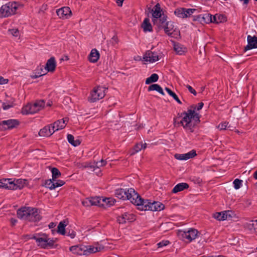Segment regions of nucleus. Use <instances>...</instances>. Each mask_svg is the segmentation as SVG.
Returning a JSON list of instances; mask_svg holds the SVG:
<instances>
[{"label": "nucleus", "instance_id": "864d4df0", "mask_svg": "<svg viewBox=\"0 0 257 257\" xmlns=\"http://www.w3.org/2000/svg\"><path fill=\"white\" fill-rule=\"evenodd\" d=\"M170 243L169 241L168 240H163L160 242H159L157 245L158 246V247H162L165 246H166Z\"/></svg>", "mask_w": 257, "mask_h": 257}, {"label": "nucleus", "instance_id": "6e6552de", "mask_svg": "<svg viewBox=\"0 0 257 257\" xmlns=\"http://www.w3.org/2000/svg\"><path fill=\"white\" fill-rule=\"evenodd\" d=\"M132 203L138 206L141 210H150L151 202L148 200H144L138 194V196L133 199Z\"/></svg>", "mask_w": 257, "mask_h": 257}, {"label": "nucleus", "instance_id": "4c0bfd02", "mask_svg": "<svg viewBox=\"0 0 257 257\" xmlns=\"http://www.w3.org/2000/svg\"><path fill=\"white\" fill-rule=\"evenodd\" d=\"M14 99L11 98L10 100H6L2 104V107L4 110H7L13 106Z\"/></svg>", "mask_w": 257, "mask_h": 257}, {"label": "nucleus", "instance_id": "9b49d317", "mask_svg": "<svg viewBox=\"0 0 257 257\" xmlns=\"http://www.w3.org/2000/svg\"><path fill=\"white\" fill-rule=\"evenodd\" d=\"M57 16L61 19H68L72 16V12L68 7H64L57 10Z\"/></svg>", "mask_w": 257, "mask_h": 257}, {"label": "nucleus", "instance_id": "79ce46f5", "mask_svg": "<svg viewBox=\"0 0 257 257\" xmlns=\"http://www.w3.org/2000/svg\"><path fill=\"white\" fill-rule=\"evenodd\" d=\"M52 179H48L45 181L44 186L50 189V190L55 189L54 182Z\"/></svg>", "mask_w": 257, "mask_h": 257}, {"label": "nucleus", "instance_id": "a211bd4d", "mask_svg": "<svg viewBox=\"0 0 257 257\" xmlns=\"http://www.w3.org/2000/svg\"><path fill=\"white\" fill-rule=\"evenodd\" d=\"M196 155L195 151L192 150L186 154H176L174 156L175 158L179 160H187L188 159L193 158Z\"/></svg>", "mask_w": 257, "mask_h": 257}, {"label": "nucleus", "instance_id": "0eeeda50", "mask_svg": "<svg viewBox=\"0 0 257 257\" xmlns=\"http://www.w3.org/2000/svg\"><path fill=\"white\" fill-rule=\"evenodd\" d=\"M105 88L102 86H97L94 88L88 98L89 101L91 102H94L102 99L105 95Z\"/></svg>", "mask_w": 257, "mask_h": 257}, {"label": "nucleus", "instance_id": "72a5a7b5", "mask_svg": "<svg viewBox=\"0 0 257 257\" xmlns=\"http://www.w3.org/2000/svg\"><path fill=\"white\" fill-rule=\"evenodd\" d=\"M245 226L248 230L256 232L257 229V220L250 221L246 224Z\"/></svg>", "mask_w": 257, "mask_h": 257}, {"label": "nucleus", "instance_id": "6ab92c4d", "mask_svg": "<svg viewBox=\"0 0 257 257\" xmlns=\"http://www.w3.org/2000/svg\"><path fill=\"white\" fill-rule=\"evenodd\" d=\"M13 183V190L21 189H22L27 183L28 180L26 179H15L12 181Z\"/></svg>", "mask_w": 257, "mask_h": 257}, {"label": "nucleus", "instance_id": "aec40b11", "mask_svg": "<svg viewBox=\"0 0 257 257\" xmlns=\"http://www.w3.org/2000/svg\"><path fill=\"white\" fill-rule=\"evenodd\" d=\"M56 67V62L54 57H51L47 61L45 69L48 71L53 72Z\"/></svg>", "mask_w": 257, "mask_h": 257}, {"label": "nucleus", "instance_id": "69168bd1", "mask_svg": "<svg viewBox=\"0 0 257 257\" xmlns=\"http://www.w3.org/2000/svg\"><path fill=\"white\" fill-rule=\"evenodd\" d=\"M45 74L46 73L42 74L41 73H38L37 75H35L32 76V78H38L39 77H40V76H42L45 75Z\"/></svg>", "mask_w": 257, "mask_h": 257}, {"label": "nucleus", "instance_id": "f704fd0d", "mask_svg": "<svg viewBox=\"0 0 257 257\" xmlns=\"http://www.w3.org/2000/svg\"><path fill=\"white\" fill-rule=\"evenodd\" d=\"M153 90H156L163 95L165 94L162 88L158 84H153L149 86V91Z\"/></svg>", "mask_w": 257, "mask_h": 257}, {"label": "nucleus", "instance_id": "bf43d9fd", "mask_svg": "<svg viewBox=\"0 0 257 257\" xmlns=\"http://www.w3.org/2000/svg\"><path fill=\"white\" fill-rule=\"evenodd\" d=\"M66 233L68 236H69L71 238H73L75 237L76 235V233L74 231H72L70 232V231L66 232Z\"/></svg>", "mask_w": 257, "mask_h": 257}, {"label": "nucleus", "instance_id": "f257e3e1", "mask_svg": "<svg viewBox=\"0 0 257 257\" xmlns=\"http://www.w3.org/2000/svg\"><path fill=\"white\" fill-rule=\"evenodd\" d=\"M196 108V105H191L187 111L183 112L184 115L181 120L178 122V124H181L187 132L193 133L196 125L200 121V115L195 112Z\"/></svg>", "mask_w": 257, "mask_h": 257}, {"label": "nucleus", "instance_id": "20e7f679", "mask_svg": "<svg viewBox=\"0 0 257 257\" xmlns=\"http://www.w3.org/2000/svg\"><path fill=\"white\" fill-rule=\"evenodd\" d=\"M45 104V102L44 100H37L33 104H28L23 108L22 113L25 114L36 113L43 108Z\"/></svg>", "mask_w": 257, "mask_h": 257}, {"label": "nucleus", "instance_id": "a878e982", "mask_svg": "<svg viewBox=\"0 0 257 257\" xmlns=\"http://www.w3.org/2000/svg\"><path fill=\"white\" fill-rule=\"evenodd\" d=\"M163 30L165 33L168 36H171L174 32V23L172 21H168Z\"/></svg>", "mask_w": 257, "mask_h": 257}, {"label": "nucleus", "instance_id": "f3484780", "mask_svg": "<svg viewBox=\"0 0 257 257\" xmlns=\"http://www.w3.org/2000/svg\"><path fill=\"white\" fill-rule=\"evenodd\" d=\"M66 118H63L56 121L53 124H51L53 132L64 128L66 125Z\"/></svg>", "mask_w": 257, "mask_h": 257}, {"label": "nucleus", "instance_id": "6e6d98bb", "mask_svg": "<svg viewBox=\"0 0 257 257\" xmlns=\"http://www.w3.org/2000/svg\"><path fill=\"white\" fill-rule=\"evenodd\" d=\"M184 114H183V112H181V113H178V114H177V117L176 118H174V124L176 125L177 124H178V122H177V119L178 118H183V116H184Z\"/></svg>", "mask_w": 257, "mask_h": 257}, {"label": "nucleus", "instance_id": "8fccbe9b", "mask_svg": "<svg viewBox=\"0 0 257 257\" xmlns=\"http://www.w3.org/2000/svg\"><path fill=\"white\" fill-rule=\"evenodd\" d=\"M222 214L223 211L220 212H216L213 214V216L214 218L218 220H222Z\"/></svg>", "mask_w": 257, "mask_h": 257}, {"label": "nucleus", "instance_id": "4d7b16f0", "mask_svg": "<svg viewBox=\"0 0 257 257\" xmlns=\"http://www.w3.org/2000/svg\"><path fill=\"white\" fill-rule=\"evenodd\" d=\"M186 86L190 93H192L194 95H196L197 93L195 90L191 86L189 85H187Z\"/></svg>", "mask_w": 257, "mask_h": 257}, {"label": "nucleus", "instance_id": "680f3d73", "mask_svg": "<svg viewBox=\"0 0 257 257\" xmlns=\"http://www.w3.org/2000/svg\"><path fill=\"white\" fill-rule=\"evenodd\" d=\"M8 82V80L7 79H4L2 77H0V84H6Z\"/></svg>", "mask_w": 257, "mask_h": 257}, {"label": "nucleus", "instance_id": "39448f33", "mask_svg": "<svg viewBox=\"0 0 257 257\" xmlns=\"http://www.w3.org/2000/svg\"><path fill=\"white\" fill-rule=\"evenodd\" d=\"M17 9L16 3H9L3 5L0 8V18L9 17L15 14Z\"/></svg>", "mask_w": 257, "mask_h": 257}, {"label": "nucleus", "instance_id": "ea45409f", "mask_svg": "<svg viewBox=\"0 0 257 257\" xmlns=\"http://www.w3.org/2000/svg\"><path fill=\"white\" fill-rule=\"evenodd\" d=\"M175 15L179 18H185L184 16L185 14V8H179L175 10L174 12Z\"/></svg>", "mask_w": 257, "mask_h": 257}, {"label": "nucleus", "instance_id": "c756f323", "mask_svg": "<svg viewBox=\"0 0 257 257\" xmlns=\"http://www.w3.org/2000/svg\"><path fill=\"white\" fill-rule=\"evenodd\" d=\"M142 27L145 32H152L153 29L149 18H145L142 24Z\"/></svg>", "mask_w": 257, "mask_h": 257}, {"label": "nucleus", "instance_id": "37998d69", "mask_svg": "<svg viewBox=\"0 0 257 257\" xmlns=\"http://www.w3.org/2000/svg\"><path fill=\"white\" fill-rule=\"evenodd\" d=\"M102 203H105L106 205L111 206L114 204L115 200L112 198H102Z\"/></svg>", "mask_w": 257, "mask_h": 257}, {"label": "nucleus", "instance_id": "9d476101", "mask_svg": "<svg viewBox=\"0 0 257 257\" xmlns=\"http://www.w3.org/2000/svg\"><path fill=\"white\" fill-rule=\"evenodd\" d=\"M85 255H88L91 253L100 251L104 248V246L98 242L95 243L92 245H85Z\"/></svg>", "mask_w": 257, "mask_h": 257}, {"label": "nucleus", "instance_id": "a19ab883", "mask_svg": "<svg viewBox=\"0 0 257 257\" xmlns=\"http://www.w3.org/2000/svg\"><path fill=\"white\" fill-rule=\"evenodd\" d=\"M51 172L52 174L53 180H55L56 179L59 178L61 175V172L56 168H52L51 170Z\"/></svg>", "mask_w": 257, "mask_h": 257}, {"label": "nucleus", "instance_id": "412c9836", "mask_svg": "<svg viewBox=\"0 0 257 257\" xmlns=\"http://www.w3.org/2000/svg\"><path fill=\"white\" fill-rule=\"evenodd\" d=\"M197 20L201 23L209 24L213 23V16L210 14L206 13L203 15H200L197 17Z\"/></svg>", "mask_w": 257, "mask_h": 257}, {"label": "nucleus", "instance_id": "7ed1b4c3", "mask_svg": "<svg viewBox=\"0 0 257 257\" xmlns=\"http://www.w3.org/2000/svg\"><path fill=\"white\" fill-rule=\"evenodd\" d=\"M115 196L120 199L128 200L132 203L133 199L138 196V193L133 188L128 189L119 188L115 190Z\"/></svg>", "mask_w": 257, "mask_h": 257}, {"label": "nucleus", "instance_id": "ddd939ff", "mask_svg": "<svg viewBox=\"0 0 257 257\" xmlns=\"http://www.w3.org/2000/svg\"><path fill=\"white\" fill-rule=\"evenodd\" d=\"M247 45L244 47V51L256 48L257 46V37L255 36H251L248 35L247 37Z\"/></svg>", "mask_w": 257, "mask_h": 257}, {"label": "nucleus", "instance_id": "c9c22d12", "mask_svg": "<svg viewBox=\"0 0 257 257\" xmlns=\"http://www.w3.org/2000/svg\"><path fill=\"white\" fill-rule=\"evenodd\" d=\"M67 140L68 142L74 147L79 146L81 143L79 140H74V136L71 134H68L67 135Z\"/></svg>", "mask_w": 257, "mask_h": 257}, {"label": "nucleus", "instance_id": "e433bc0d", "mask_svg": "<svg viewBox=\"0 0 257 257\" xmlns=\"http://www.w3.org/2000/svg\"><path fill=\"white\" fill-rule=\"evenodd\" d=\"M102 198H100L99 197H91L90 200L92 205L96 206H103L104 204L102 202Z\"/></svg>", "mask_w": 257, "mask_h": 257}, {"label": "nucleus", "instance_id": "338daca9", "mask_svg": "<svg viewBox=\"0 0 257 257\" xmlns=\"http://www.w3.org/2000/svg\"><path fill=\"white\" fill-rule=\"evenodd\" d=\"M124 0H116V3L118 6H121Z\"/></svg>", "mask_w": 257, "mask_h": 257}, {"label": "nucleus", "instance_id": "c85d7f7f", "mask_svg": "<svg viewBox=\"0 0 257 257\" xmlns=\"http://www.w3.org/2000/svg\"><path fill=\"white\" fill-rule=\"evenodd\" d=\"M174 50L177 54L182 55L187 51V49L179 43H175L174 44Z\"/></svg>", "mask_w": 257, "mask_h": 257}, {"label": "nucleus", "instance_id": "bb28decb", "mask_svg": "<svg viewBox=\"0 0 257 257\" xmlns=\"http://www.w3.org/2000/svg\"><path fill=\"white\" fill-rule=\"evenodd\" d=\"M151 211H159L163 210L165 206L163 204L159 201L151 202Z\"/></svg>", "mask_w": 257, "mask_h": 257}, {"label": "nucleus", "instance_id": "2eb2a0df", "mask_svg": "<svg viewBox=\"0 0 257 257\" xmlns=\"http://www.w3.org/2000/svg\"><path fill=\"white\" fill-rule=\"evenodd\" d=\"M136 219L135 216L133 214L125 212L117 217V220L119 223H125L126 221L132 222Z\"/></svg>", "mask_w": 257, "mask_h": 257}, {"label": "nucleus", "instance_id": "5fc2aeb1", "mask_svg": "<svg viewBox=\"0 0 257 257\" xmlns=\"http://www.w3.org/2000/svg\"><path fill=\"white\" fill-rule=\"evenodd\" d=\"M65 184V182L63 180H59L56 182L54 183L55 189L58 187H61Z\"/></svg>", "mask_w": 257, "mask_h": 257}, {"label": "nucleus", "instance_id": "774afa93", "mask_svg": "<svg viewBox=\"0 0 257 257\" xmlns=\"http://www.w3.org/2000/svg\"><path fill=\"white\" fill-rule=\"evenodd\" d=\"M56 226V224L54 222H51L49 224V227L50 228H53Z\"/></svg>", "mask_w": 257, "mask_h": 257}, {"label": "nucleus", "instance_id": "2f4dec72", "mask_svg": "<svg viewBox=\"0 0 257 257\" xmlns=\"http://www.w3.org/2000/svg\"><path fill=\"white\" fill-rule=\"evenodd\" d=\"M68 221L66 220H64L59 222L57 227V232L62 235H65L66 234L65 227L67 225Z\"/></svg>", "mask_w": 257, "mask_h": 257}, {"label": "nucleus", "instance_id": "0e129e2a", "mask_svg": "<svg viewBox=\"0 0 257 257\" xmlns=\"http://www.w3.org/2000/svg\"><path fill=\"white\" fill-rule=\"evenodd\" d=\"M172 97L179 104H182V102L181 101H180V100L179 99L178 97L177 96V95L176 94H174L173 96H172Z\"/></svg>", "mask_w": 257, "mask_h": 257}, {"label": "nucleus", "instance_id": "4468645a", "mask_svg": "<svg viewBox=\"0 0 257 257\" xmlns=\"http://www.w3.org/2000/svg\"><path fill=\"white\" fill-rule=\"evenodd\" d=\"M167 16L165 15L157 19H154L153 23L155 26H156L159 30H162L164 28L166 23H167Z\"/></svg>", "mask_w": 257, "mask_h": 257}, {"label": "nucleus", "instance_id": "3c124183", "mask_svg": "<svg viewBox=\"0 0 257 257\" xmlns=\"http://www.w3.org/2000/svg\"><path fill=\"white\" fill-rule=\"evenodd\" d=\"M106 161L105 160L102 159L100 161L96 162L95 163V166H96V168H99V167H103V166H105L106 165Z\"/></svg>", "mask_w": 257, "mask_h": 257}, {"label": "nucleus", "instance_id": "f8f14e48", "mask_svg": "<svg viewBox=\"0 0 257 257\" xmlns=\"http://www.w3.org/2000/svg\"><path fill=\"white\" fill-rule=\"evenodd\" d=\"M143 59L145 61L153 63L158 61L160 58L157 52L148 50L143 57Z\"/></svg>", "mask_w": 257, "mask_h": 257}, {"label": "nucleus", "instance_id": "4be33fe9", "mask_svg": "<svg viewBox=\"0 0 257 257\" xmlns=\"http://www.w3.org/2000/svg\"><path fill=\"white\" fill-rule=\"evenodd\" d=\"M51 124L47 125L41 129L39 132V135L41 137H48L51 136L53 133L52 128H51Z\"/></svg>", "mask_w": 257, "mask_h": 257}, {"label": "nucleus", "instance_id": "5701e85b", "mask_svg": "<svg viewBox=\"0 0 257 257\" xmlns=\"http://www.w3.org/2000/svg\"><path fill=\"white\" fill-rule=\"evenodd\" d=\"M32 238L35 239L38 243V246H41L42 248H47V240H46V235L43 234L42 236L40 237H37L36 236H34Z\"/></svg>", "mask_w": 257, "mask_h": 257}, {"label": "nucleus", "instance_id": "b1692460", "mask_svg": "<svg viewBox=\"0 0 257 257\" xmlns=\"http://www.w3.org/2000/svg\"><path fill=\"white\" fill-rule=\"evenodd\" d=\"M0 188L13 190L12 180L11 179H5L0 180Z\"/></svg>", "mask_w": 257, "mask_h": 257}, {"label": "nucleus", "instance_id": "c03bdc74", "mask_svg": "<svg viewBox=\"0 0 257 257\" xmlns=\"http://www.w3.org/2000/svg\"><path fill=\"white\" fill-rule=\"evenodd\" d=\"M147 144L145 143L143 144L142 143L137 144L134 147V150L135 153H137L139 151H141L143 149H145L146 148Z\"/></svg>", "mask_w": 257, "mask_h": 257}, {"label": "nucleus", "instance_id": "a18cd8bd", "mask_svg": "<svg viewBox=\"0 0 257 257\" xmlns=\"http://www.w3.org/2000/svg\"><path fill=\"white\" fill-rule=\"evenodd\" d=\"M196 11V9H186V8H185V14L184 15V16H185V18L190 17Z\"/></svg>", "mask_w": 257, "mask_h": 257}, {"label": "nucleus", "instance_id": "09e8293b", "mask_svg": "<svg viewBox=\"0 0 257 257\" xmlns=\"http://www.w3.org/2000/svg\"><path fill=\"white\" fill-rule=\"evenodd\" d=\"M82 204L83 206H86V207L92 206L90 198V199L86 198V199L83 200L82 201Z\"/></svg>", "mask_w": 257, "mask_h": 257}, {"label": "nucleus", "instance_id": "cd10ccee", "mask_svg": "<svg viewBox=\"0 0 257 257\" xmlns=\"http://www.w3.org/2000/svg\"><path fill=\"white\" fill-rule=\"evenodd\" d=\"M189 187V185L186 183H180L177 184L173 189L172 192L174 193H177L182 191Z\"/></svg>", "mask_w": 257, "mask_h": 257}, {"label": "nucleus", "instance_id": "7c9ffc66", "mask_svg": "<svg viewBox=\"0 0 257 257\" xmlns=\"http://www.w3.org/2000/svg\"><path fill=\"white\" fill-rule=\"evenodd\" d=\"M85 248H86L85 245H74V246H71L69 248V250L71 252H75L74 250H78L79 252V255H85V252H86Z\"/></svg>", "mask_w": 257, "mask_h": 257}, {"label": "nucleus", "instance_id": "13d9d810", "mask_svg": "<svg viewBox=\"0 0 257 257\" xmlns=\"http://www.w3.org/2000/svg\"><path fill=\"white\" fill-rule=\"evenodd\" d=\"M232 213V211H230V210L223 211V214H222V220L227 219V213Z\"/></svg>", "mask_w": 257, "mask_h": 257}, {"label": "nucleus", "instance_id": "393cba45", "mask_svg": "<svg viewBox=\"0 0 257 257\" xmlns=\"http://www.w3.org/2000/svg\"><path fill=\"white\" fill-rule=\"evenodd\" d=\"M99 53L96 49H93L89 55L88 60L90 62L95 63L99 58Z\"/></svg>", "mask_w": 257, "mask_h": 257}, {"label": "nucleus", "instance_id": "052dcab7", "mask_svg": "<svg viewBox=\"0 0 257 257\" xmlns=\"http://www.w3.org/2000/svg\"><path fill=\"white\" fill-rule=\"evenodd\" d=\"M11 34L15 37H18L19 32L17 29H12L10 30Z\"/></svg>", "mask_w": 257, "mask_h": 257}, {"label": "nucleus", "instance_id": "473e14b6", "mask_svg": "<svg viewBox=\"0 0 257 257\" xmlns=\"http://www.w3.org/2000/svg\"><path fill=\"white\" fill-rule=\"evenodd\" d=\"M226 21V17L223 15L216 14L213 16V23L218 24Z\"/></svg>", "mask_w": 257, "mask_h": 257}, {"label": "nucleus", "instance_id": "de8ad7c7", "mask_svg": "<svg viewBox=\"0 0 257 257\" xmlns=\"http://www.w3.org/2000/svg\"><path fill=\"white\" fill-rule=\"evenodd\" d=\"M46 240L47 241V248L52 247L55 243L54 240L51 239L50 238H48V236L46 235Z\"/></svg>", "mask_w": 257, "mask_h": 257}, {"label": "nucleus", "instance_id": "e2e57ef3", "mask_svg": "<svg viewBox=\"0 0 257 257\" xmlns=\"http://www.w3.org/2000/svg\"><path fill=\"white\" fill-rule=\"evenodd\" d=\"M204 105V103L203 102H200L198 104V105H196V108L195 110H200L201 109Z\"/></svg>", "mask_w": 257, "mask_h": 257}, {"label": "nucleus", "instance_id": "f03ea898", "mask_svg": "<svg viewBox=\"0 0 257 257\" xmlns=\"http://www.w3.org/2000/svg\"><path fill=\"white\" fill-rule=\"evenodd\" d=\"M18 217L31 222H38L41 219V216L37 208L30 207H24L17 211Z\"/></svg>", "mask_w": 257, "mask_h": 257}, {"label": "nucleus", "instance_id": "1a4fd4ad", "mask_svg": "<svg viewBox=\"0 0 257 257\" xmlns=\"http://www.w3.org/2000/svg\"><path fill=\"white\" fill-rule=\"evenodd\" d=\"M19 124V121L17 119L3 120L0 122V131H4L7 130L12 129Z\"/></svg>", "mask_w": 257, "mask_h": 257}, {"label": "nucleus", "instance_id": "58836bf2", "mask_svg": "<svg viewBox=\"0 0 257 257\" xmlns=\"http://www.w3.org/2000/svg\"><path fill=\"white\" fill-rule=\"evenodd\" d=\"M159 76L157 74L153 73L150 77L147 78L146 80V84H149L153 82H156L158 80Z\"/></svg>", "mask_w": 257, "mask_h": 257}, {"label": "nucleus", "instance_id": "423d86ee", "mask_svg": "<svg viewBox=\"0 0 257 257\" xmlns=\"http://www.w3.org/2000/svg\"><path fill=\"white\" fill-rule=\"evenodd\" d=\"M199 234L198 230L194 228H190L187 230H179L178 236L182 240H187L191 242L197 237Z\"/></svg>", "mask_w": 257, "mask_h": 257}, {"label": "nucleus", "instance_id": "49530a36", "mask_svg": "<svg viewBox=\"0 0 257 257\" xmlns=\"http://www.w3.org/2000/svg\"><path fill=\"white\" fill-rule=\"evenodd\" d=\"M242 180H239V179H235L233 182L234 188L235 189H239L242 185Z\"/></svg>", "mask_w": 257, "mask_h": 257}, {"label": "nucleus", "instance_id": "603ef678", "mask_svg": "<svg viewBox=\"0 0 257 257\" xmlns=\"http://www.w3.org/2000/svg\"><path fill=\"white\" fill-rule=\"evenodd\" d=\"M228 123L226 121L222 122V123H220V124H219V125L218 126V128L219 129H220V130H225L227 126Z\"/></svg>", "mask_w": 257, "mask_h": 257}, {"label": "nucleus", "instance_id": "dca6fc26", "mask_svg": "<svg viewBox=\"0 0 257 257\" xmlns=\"http://www.w3.org/2000/svg\"><path fill=\"white\" fill-rule=\"evenodd\" d=\"M152 21L165 15L159 3H157L151 10Z\"/></svg>", "mask_w": 257, "mask_h": 257}]
</instances>
